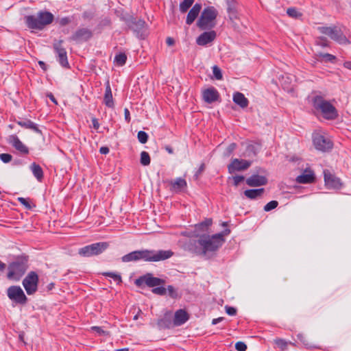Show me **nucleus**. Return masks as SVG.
<instances>
[{
  "mask_svg": "<svg viewBox=\"0 0 351 351\" xmlns=\"http://www.w3.org/2000/svg\"><path fill=\"white\" fill-rule=\"evenodd\" d=\"M141 163L144 165H148L150 163V157L147 152H142L141 153Z\"/></svg>",
  "mask_w": 351,
  "mask_h": 351,
  "instance_id": "nucleus-39",
  "label": "nucleus"
},
{
  "mask_svg": "<svg viewBox=\"0 0 351 351\" xmlns=\"http://www.w3.org/2000/svg\"><path fill=\"white\" fill-rule=\"evenodd\" d=\"M295 181L298 184H307V177H296Z\"/></svg>",
  "mask_w": 351,
  "mask_h": 351,
  "instance_id": "nucleus-55",
  "label": "nucleus"
},
{
  "mask_svg": "<svg viewBox=\"0 0 351 351\" xmlns=\"http://www.w3.org/2000/svg\"><path fill=\"white\" fill-rule=\"evenodd\" d=\"M226 312L228 315L234 316L237 314V308L233 306L226 305L225 306Z\"/></svg>",
  "mask_w": 351,
  "mask_h": 351,
  "instance_id": "nucleus-49",
  "label": "nucleus"
},
{
  "mask_svg": "<svg viewBox=\"0 0 351 351\" xmlns=\"http://www.w3.org/2000/svg\"><path fill=\"white\" fill-rule=\"evenodd\" d=\"M217 37V33L214 30L204 32L196 38V43L199 46H206L213 42Z\"/></svg>",
  "mask_w": 351,
  "mask_h": 351,
  "instance_id": "nucleus-18",
  "label": "nucleus"
},
{
  "mask_svg": "<svg viewBox=\"0 0 351 351\" xmlns=\"http://www.w3.org/2000/svg\"><path fill=\"white\" fill-rule=\"evenodd\" d=\"M127 56L124 53H120L114 57V62L119 66H123L125 64Z\"/></svg>",
  "mask_w": 351,
  "mask_h": 351,
  "instance_id": "nucleus-36",
  "label": "nucleus"
},
{
  "mask_svg": "<svg viewBox=\"0 0 351 351\" xmlns=\"http://www.w3.org/2000/svg\"><path fill=\"white\" fill-rule=\"evenodd\" d=\"M38 64L40 66V67L43 69V70H46L47 69V67H46V64L43 61H39L38 62Z\"/></svg>",
  "mask_w": 351,
  "mask_h": 351,
  "instance_id": "nucleus-64",
  "label": "nucleus"
},
{
  "mask_svg": "<svg viewBox=\"0 0 351 351\" xmlns=\"http://www.w3.org/2000/svg\"><path fill=\"white\" fill-rule=\"evenodd\" d=\"M213 73L214 77L217 80L222 79V73H221V69L217 66H216V65L213 66Z\"/></svg>",
  "mask_w": 351,
  "mask_h": 351,
  "instance_id": "nucleus-47",
  "label": "nucleus"
},
{
  "mask_svg": "<svg viewBox=\"0 0 351 351\" xmlns=\"http://www.w3.org/2000/svg\"><path fill=\"white\" fill-rule=\"evenodd\" d=\"M315 58L317 61L324 63L335 64L337 62V58L335 56L328 53H317L315 54Z\"/></svg>",
  "mask_w": 351,
  "mask_h": 351,
  "instance_id": "nucleus-26",
  "label": "nucleus"
},
{
  "mask_svg": "<svg viewBox=\"0 0 351 351\" xmlns=\"http://www.w3.org/2000/svg\"><path fill=\"white\" fill-rule=\"evenodd\" d=\"M137 138L141 143L145 144L148 140V135L145 132L140 131L138 132Z\"/></svg>",
  "mask_w": 351,
  "mask_h": 351,
  "instance_id": "nucleus-45",
  "label": "nucleus"
},
{
  "mask_svg": "<svg viewBox=\"0 0 351 351\" xmlns=\"http://www.w3.org/2000/svg\"><path fill=\"white\" fill-rule=\"evenodd\" d=\"M233 101L241 108H245L248 106V99L241 93H236L233 95Z\"/></svg>",
  "mask_w": 351,
  "mask_h": 351,
  "instance_id": "nucleus-31",
  "label": "nucleus"
},
{
  "mask_svg": "<svg viewBox=\"0 0 351 351\" xmlns=\"http://www.w3.org/2000/svg\"><path fill=\"white\" fill-rule=\"evenodd\" d=\"M92 36L93 33L89 29L82 27L77 29L69 38V40L76 43H81L87 41Z\"/></svg>",
  "mask_w": 351,
  "mask_h": 351,
  "instance_id": "nucleus-16",
  "label": "nucleus"
},
{
  "mask_svg": "<svg viewBox=\"0 0 351 351\" xmlns=\"http://www.w3.org/2000/svg\"><path fill=\"white\" fill-rule=\"evenodd\" d=\"M152 292L155 294L159 295H164L167 293V289L162 286L160 287H155L152 289Z\"/></svg>",
  "mask_w": 351,
  "mask_h": 351,
  "instance_id": "nucleus-46",
  "label": "nucleus"
},
{
  "mask_svg": "<svg viewBox=\"0 0 351 351\" xmlns=\"http://www.w3.org/2000/svg\"><path fill=\"white\" fill-rule=\"evenodd\" d=\"M189 319V315L184 309H179L176 311L173 318V325L179 326L186 323Z\"/></svg>",
  "mask_w": 351,
  "mask_h": 351,
  "instance_id": "nucleus-20",
  "label": "nucleus"
},
{
  "mask_svg": "<svg viewBox=\"0 0 351 351\" xmlns=\"http://www.w3.org/2000/svg\"><path fill=\"white\" fill-rule=\"evenodd\" d=\"M165 183L169 187V189L175 193L182 192L186 188V180L180 177L176 180H167Z\"/></svg>",
  "mask_w": 351,
  "mask_h": 351,
  "instance_id": "nucleus-17",
  "label": "nucleus"
},
{
  "mask_svg": "<svg viewBox=\"0 0 351 351\" xmlns=\"http://www.w3.org/2000/svg\"><path fill=\"white\" fill-rule=\"evenodd\" d=\"M53 15L49 12H40L37 16H27L25 22L29 28L43 29L46 25L52 23Z\"/></svg>",
  "mask_w": 351,
  "mask_h": 351,
  "instance_id": "nucleus-7",
  "label": "nucleus"
},
{
  "mask_svg": "<svg viewBox=\"0 0 351 351\" xmlns=\"http://www.w3.org/2000/svg\"><path fill=\"white\" fill-rule=\"evenodd\" d=\"M252 161L250 160L234 158L228 165V172L230 174L237 171H243L247 170L251 165Z\"/></svg>",
  "mask_w": 351,
  "mask_h": 351,
  "instance_id": "nucleus-14",
  "label": "nucleus"
},
{
  "mask_svg": "<svg viewBox=\"0 0 351 351\" xmlns=\"http://www.w3.org/2000/svg\"><path fill=\"white\" fill-rule=\"evenodd\" d=\"M70 23V19L68 17L62 18L60 20V24L62 26L67 25Z\"/></svg>",
  "mask_w": 351,
  "mask_h": 351,
  "instance_id": "nucleus-56",
  "label": "nucleus"
},
{
  "mask_svg": "<svg viewBox=\"0 0 351 351\" xmlns=\"http://www.w3.org/2000/svg\"><path fill=\"white\" fill-rule=\"evenodd\" d=\"M218 11L213 6L205 8L197 20V25L201 29H211L216 25Z\"/></svg>",
  "mask_w": 351,
  "mask_h": 351,
  "instance_id": "nucleus-6",
  "label": "nucleus"
},
{
  "mask_svg": "<svg viewBox=\"0 0 351 351\" xmlns=\"http://www.w3.org/2000/svg\"><path fill=\"white\" fill-rule=\"evenodd\" d=\"M93 126L95 129L97 130L99 128V123L96 118L92 119Z\"/></svg>",
  "mask_w": 351,
  "mask_h": 351,
  "instance_id": "nucleus-58",
  "label": "nucleus"
},
{
  "mask_svg": "<svg viewBox=\"0 0 351 351\" xmlns=\"http://www.w3.org/2000/svg\"><path fill=\"white\" fill-rule=\"evenodd\" d=\"M17 200L22 204L27 209H31L32 208V206L31 204H29V202H28V200L24 197H18L17 198Z\"/></svg>",
  "mask_w": 351,
  "mask_h": 351,
  "instance_id": "nucleus-48",
  "label": "nucleus"
},
{
  "mask_svg": "<svg viewBox=\"0 0 351 351\" xmlns=\"http://www.w3.org/2000/svg\"><path fill=\"white\" fill-rule=\"evenodd\" d=\"M287 13L290 17L293 19H298L302 16V13L294 8H288Z\"/></svg>",
  "mask_w": 351,
  "mask_h": 351,
  "instance_id": "nucleus-38",
  "label": "nucleus"
},
{
  "mask_svg": "<svg viewBox=\"0 0 351 351\" xmlns=\"http://www.w3.org/2000/svg\"><path fill=\"white\" fill-rule=\"evenodd\" d=\"M195 0H184L180 3V10L182 13H185L193 5Z\"/></svg>",
  "mask_w": 351,
  "mask_h": 351,
  "instance_id": "nucleus-34",
  "label": "nucleus"
},
{
  "mask_svg": "<svg viewBox=\"0 0 351 351\" xmlns=\"http://www.w3.org/2000/svg\"><path fill=\"white\" fill-rule=\"evenodd\" d=\"M30 169L34 176H43V171L41 167L39 165L34 162L30 165Z\"/></svg>",
  "mask_w": 351,
  "mask_h": 351,
  "instance_id": "nucleus-37",
  "label": "nucleus"
},
{
  "mask_svg": "<svg viewBox=\"0 0 351 351\" xmlns=\"http://www.w3.org/2000/svg\"><path fill=\"white\" fill-rule=\"evenodd\" d=\"M325 186L328 189H339L342 183L338 177H324Z\"/></svg>",
  "mask_w": 351,
  "mask_h": 351,
  "instance_id": "nucleus-27",
  "label": "nucleus"
},
{
  "mask_svg": "<svg viewBox=\"0 0 351 351\" xmlns=\"http://www.w3.org/2000/svg\"><path fill=\"white\" fill-rule=\"evenodd\" d=\"M12 156L10 154H0V159L4 162L8 163L12 160Z\"/></svg>",
  "mask_w": 351,
  "mask_h": 351,
  "instance_id": "nucleus-51",
  "label": "nucleus"
},
{
  "mask_svg": "<svg viewBox=\"0 0 351 351\" xmlns=\"http://www.w3.org/2000/svg\"><path fill=\"white\" fill-rule=\"evenodd\" d=\"M202 96L206 103L211 104L218 99L219 94L215 88H209L203 91Z\"/></svg>",
  "mask_w": 351,
  "mask_h": 351,
  "instance_id": "nucleus-25",
  "label": "nucleus"
},
{
  "mask_svg": "<svg viewBox=\"0 0 351 351\" xmlns=\"http://www.w3.org/2000/svg\"><path fill=\"white\" fill-rule=\"evenodd\" d=\"M320 33L328 36L332 40L340 45L350 44L349 40L343 34L341 29L336 26L333 27H318Z\"/></svg>",
  "mask_w": 351,
  "mask_h": 351,
  "instance_id": "nucleus-8",
  "label": "nucleus"
},
{
  "mask_svg": "<svg viewBox=\"0 0 351 351\" xmlns=\"http://www.w3.org/2000/svg\"><path fill=\"white\" fill-rule=\"evenodd\" d=\"M344 67L351 70V61L345 62L343 63Z\"/></svg>",
  "mask_w": 351,
  "mask_h": 351,
  "instance_id": "nucleus-62",
  "label": "nucleus"
},
{
  "mask_svg": "<svg viewBox=\"0 0 351 351\" xmlns=\"http://www.w3.org/2000/svg\"><path fill=\"white\" fill-rule=\"evenodd\" d=\"M165 280L157 277H154L152 274L147 273L135 280L134 284L138 287H142L147 285L149 287L154 288L155 287L164 285Z\"/></svg>",
  "mask_w": 351,
  "mask_h": 351,
  "instance_id": "nucleus-10",
  "label": "nucleus"
},
{
  "mask_svg": "<svg viewBox=\"0 0 351 351\" xmlns=\"http://www.w3.org/2000/svg\"><path fill=\"white\" fill-rule=\"evenodd\" d=\"M247 151L248 152H250V153H252V155L253 156H256V149H255V146L254 145H248L247 146Z\"/></svg>",
  "mask_w": 351,
  "mask_h": 351,
  "instance_id": "nucleus-54",
  "label": "nucleus"
},
{
  "mask_svg": "<svg viewBox=\"0 0 351 351\" xmlns=\"http://www.w3.org/2000/svg\"><path fill=\"white\" fill-rule=\"evenodd\" d=\"M227 5V11L230 21L234 22L238 19V12L237 9V2L235 0H226Z\"/></svg>",
  "mask_w": 351,
  "mask_h": 351,
  "instance_id": "nucleus-22",
  "label": "nucleus"
},
{
  "mask_svg": "<svg viewBox=\"0 0 351 351\" xmlns=\"http://www.w3.org/2000/svg\"><path fill=\"white\" fill-rule=\"evenodd\" d=\"M233 179V184L234 186H238L241 182L245 181V177H232Z\"/></svg>",
  "mask_w": 351,
  "mask_h": 351,
  "instance_id": "nucleus-53",
  "label": "nucleus"
},
{
  "mask_svg": "<svg viewBox=\"0 0 351 351\" xmlns=\"http://www.w3.org/2000/svg\"><path fill=\"white\" fill-rule=\"evenodd\" d=\"M38 281V276L35 271H32L27 274L22 284L28 295H33L36 292Z\"/></svg>",
  "mask_w": 351,
  "mask_h": 351,
  "instance_id": "nucleus-12",
  "label": "nucleus"
},
{
  "mask_svg": "<svg viewBox=\"0 0 351 351\" xmlns=\"http://www.w3.org/2000/svg\"><path fill=\"white\" fill-rule=\"evenodd\" d=\"M128 26L136 34L138 38L143 39L147 35L146 23L143 20L132 18L128 21Z\"/></svg>",
  "mask_w": 351,
  "mask_h": 351,
  "instance_id": "nucleus-13",
  "label": "nucleus"
},
{
  "mask_svg": "<svg viewBox=\"0 0 351 351\" xmlns=\"http://www.w3.org/2000/svg\"><path fill=\"white\" fill-rule=\"evenodd\" d=\"M235 348L237 351H245L247 350V346L244 342L238 341L235 344Z\"/></svg>",
  "mask_w": 351,
  "mask_h": 351,
  "instance_id": "nucleus-50",
  "label": "nucleus"
},
{
  "mask_svg": "<svg viewBox=\"0 0 351 351\" xmlns=\"http://www.w3.org/2000/svg\"><path fill=\"white\" fill-rule=\"evenodd\" d=\"M313 106L314 110L319 112L323 118L326 120L332 121L339 116L336 108L330 101L325 100L322 96L317 95L313 97Z\"/></svg>",
  "mask_w": 351,
  "mask_h": 351,
  "instance_id": "nucleus-4",
  "label": "nucleus"
},
{
  "mask_svg": "<svg viewBox=\"0 0 351 351\" xmlns=\"http://www.w3.org/2000/svg\"><path fill=\"white\" fill-rule=\"evenodd\" d=\"M63 40H56L54 42L53 47L55 52L58 56V61L63 67H69L67 60V53L65 48L62 46Z\"/></svg>",
  "mask_w": 351,
  "mask_h": 351,
  "instance_id": "nucleus-15",
  "label": "nucleus"
},
{
  "mask_svg": "<svg viewBox=\"0 0 351 351\" xmlns=\"http://www.w3.org/2000/svg\"><path fill=\"white\" fill-rule=\"evenodd\" d=\"M7 295L13 302L24 305L27 302V298L19 286H10L7 289Z\"/></svg>",
  "mask_w": 351,
  "mask_h": 351,
  "instance_id": "nucleus-11",
  "label": "nucleus"
},
{
  "mask_svg": "<svg viewBox=\"0 0 351 351\" xmlns=\"http://www.w3.org/2000/svg\"><path fill=\"white\" fill-rule=\"evenodd\" d=\"M166 289L170 298L173 299L180 298L181 295L178 294V289L174 288L172 285H168Z\"/></svg>",
  "mask_w": 351,
  "mask_h": 351,
  "instance_id": "nucleus-35",
  "label": "nucleus"
},
{
  "mask_svg": "<svg viewBox=\"0 0 351 351\" xmlns=\"http://www.w3.org/2000/svg\"><path fill=\"white\" fill-rule=\"evenodd\" d=\"M211 219H206L204 221L195 225V232L199 237L200 233H204L208 231L209 227L212 225Z\"/></svg>",
  "mask_w": 351,
  "mask_h": 351,
  "instance_id": "nucleus-29",
  "label": "nucleus"
},
{
  "mask_svg": "<svg viewBox=\"0 0 351 351\" xmlns=\"http://www.w3.org/2000/svg\"><path fill=\"white\" fill-rule=\"evenodd\" d=\"M278 206V202L276 200H272L266 204L264 206V210L265 212L271 211L273 209H275Z\"/></svg>",
  "mask_w": 351,
  "mask_h": 351,
  "instance_id": "nucleus-43",
  "label": "nucleus"
},
{
  "mask_svg": "<svg viewBox=\"0 0 351 351\" xmlns=\"http://www.w3.org/2000/svg\"><path fill=\"white\" fill-rule=\"evenodd\" d=\"M17 124L25 129H29L38 134H41V130L38 129L36 124L30 120H22L17 121Z\"/></svg>",
  "mask_w": 351,
  "mask_h": 351,
  "instance_id": "nucleus-33",
  "label": "nucleus"
},
{
  "mask_svg": "<svg viewBox=\"0 0 351 351\" xmlns=\"http://www.w3.org/2000/svg\"><path fill=\"white\" fill-rule=\"evenodd\" d=\"M91 329L93 330V331H95L96 332H97L98 334L99 335H106L108 334V332L102 329L101 327H99V326H93L91 328Z\"/></svg>",
  "mask_w": 351,
  "mask_h": 351,
  "instance_id": "nucleus-52",
  "label": "nucleus"
},
{
  "mask_svg": "<svg viewBox=\"0 0 351 351\" xmlns=\"http://www.w3.org/2000/svg\"><path fill=\"white\" fill-rule=\"evenodd\" d=\"M315 44L322 47H326L329 46V42L325 37H317L315 39Z\"/></svg>",
  "mask_w": 351,
  "mask_h": 351,
  "instance_id": "nucleus-41",
  "label": "nucleus"
},
{
  "mask_svg": "<svg viewBox=\"0 0 351 351\" xmlns=\"http://www.w3.org/2000/svg\"><path fill=\"white\" fill-rule=\"evenodd\" d=\"M104 101L106 106L109 108L114 107L113 97L109 82H107L106 83Z\"/></svg>",
  "mask_w": 351,
  "mask_h": 351,
  "instance_id": "nucleus-32",
  "label": "nucleus"
},
{
  "mask_svg": "<svg viewBox=\"0 0 351 351\" xmlns=\"http://www.w3.org/2000/svg\"><path fill=\"white\" fill-rule=\"evenodd\" d=\"M109 148L108 147H101L99 149V152L101 154H106L109 152Z\"/></svg>",
  "mask_w": 351,
  "mask_h": 351,
  "instance_id": "nucleus-60",
  "label": "nucleus"
},
{
  "mask_svg": "<svg viewBox=\"0 0 351 351\" xmlns=\"http://www.w3.org/2000/svg\"><path fill=\"white\" fill-rule=\"evenodd\" d=\"M109 247L108 242H98L79 249L78 254L84 257L97 256L103 253Z\"/></svg>",
  "mask_w": 351,
  "mask_h": 351,
  "instance_id": "nucleus-9",
  "label": "nucleus"
},
{
  "mask_svg": "<svg viewBox=\"0 0 351 351\" xmlns=\"http://www.w3.org/2000/svg\"><path fill=\"white\" fill-rule=\"evenodd\" d=\"M236 148H237V144L236 143H230L227 147L226 150L224 151L223 156L225 157H229L232 154V152L235 150Z\"/></svg>",
  "mask_w": 351,
  "mask_h": 351,
  "instance_id": "nucleus-44",
  "label": "nucleus"
},
{
  "mask_svg": "<svg viewBox=\"0 0 351 351\" xmlns=\"http://www.w3.org/2000/svg\"><path fill=\"white\" fill-rule=\"evenodd\" d=\"M224 319V317H219L218 318H215L213 319L212 321V324L213 325H216L218 323L221 322V321H223Z\"/></svg>",
  "mask_w": 351,
  "mask_h": 351,
  "instance_id": "nucleus-59",
  "label": "nucleus"
},
{
  "mask_svg": "<svg viewBox=\"0 0 351 351\" xmlns=\"http://www.w3.org/2000/svg\"><path fill=\"white\" fill-rule=\"evenodd\" d=\"M29 258L23 255L18 256L8 266L7 278L10 280L19 281L29 267Z\"/></svg>",
  "mask_w": 351,
  "mask_h": 351,
  "instance_id": "nucleus-3",
  "label": "nucleus"
},
{
  "mask_svg": "<svg viewBox=\"0 0 351 351\" xmlns=\"http://www.w3.org/2000/svg\"><path fill=\"white\" fill-rule=\"evenodd\" d=\"M245 182L249 186H260L267 183V177H247Z\"/></svg>",
  "mask_w": 351,
  "mask_h": 351,
  "instance_id": "nucleus-28",
  "label": "nucleus"
},
{
  "mask_svg": "<svg viewBox=\"0 0 351 351\" xmlns=\"http://www.w3.org/2000/svg\"><path fill=\"white\" fill-rule=\"evenodd\" d=\"M265 189L263 188L247 189L244 191V195L250 199H256L261 197L263 195Z\"/></svg>",
  "mask_w": 351,
  "mask_h": 351,
  "instance_id": "nucleus-30",
  "label": "nucleus"
},
{
  "mask_svg": "<svg viewBox=\"0 0 351 351\" xmlns=\"http://www.w3.org/2000/svg\"><path fill=\"white\" fill-rule=\"evenodd\" d=\"M166 43L169 46H171L174 44L175 41L173 38L169 37L167 38Z\"/></svg>",
  "mask_w": 351,
  "mask_h": 351,
  "instance_id": "nucleus-61",
  "label": "nucleus"
},
{
  "mask_svg": "<svg viewBox=\"0 0 351 351\" xmlns=\"http://www.w3.org/2000/svg\"><path fill=\"white\" fill-rule=\"evenodd\" d=\"M104 276L112 278L117 284H120L122 282L121 276L118 274L114 272H106L104 273Z\"/></svg>",
  "mask_w": 351,
  "mask_h": 351,
  "instance_id": "nucleus-40",
  "label": "nucleus"
},
{
  "mask_svg": "<svg viewBox=\"0 0 351 351\" xmlns=\"http://www.w3.org/2000/svg\"><path fill=\"white\" fill-rule=\"evenodd\" d=\"M294 77L290 75H282L280 84L282 88L288 93L292 92L294 88Z\"/></svg>",
  "mask_w": 351,
  "mask_h": 351,
  "instance_id": "nucleus-23",
  "label": "nucleus"
},
{
  "mask_svg": "<svg viewBox=\"0 0 351 351\" xmlns=\"http://www.w3.org/2000/svg\"><path fill=\"white\" fill-rule=\"evenodd\" d=\"M157 326L160 330L169 329L175 326L173 325V320L171 319V313H165L163 317L158 320Z\"/></svg>",
  "mask_w": 351,
  "mask_h": 351,
  "instance_id": "nucleus-21",
  "label": "nucleus"
},
{
  "mask_svg": "<svg viewBox=\"0 0 351 351\" xmlns=\"http://www.w3.org/2000/svg\"><path fill=\"white\" fill-rule=\"evenodd\" d=\"M202 10V4L201 3H195L192 8L189 10L186 19V23L187 25H191L196 18L198 16L200 11Z\"/></svg>",
  "mask_w": 351,
  "mask_h": 351,
  "instance_id": "nucleus-24",
  "label": "nucleus"
},
{
  "mask_svg": "<svg viewBox=\"0 0 351 351\" xmlns=\"http://www.w3.org/2000/svg\"><path fill=\"white\" fill-rule=\"evenodd\" d=\"M312 142L314 147L322 152H329L333 148V142L326 131L322 128L316 129L312 133Z\"/></svg>",
  "mask_w": 351,
  "mask_h": 351,
  "instance_id": "nucleus-5",
  "label": "nucleus"
},
{
  "mask_svg": "<svg viewBox=\"0 0 351 351\" xmlns=\"http://www.w3.org/2000/svg\"><path fill=\"white\" fill-rule=\"evenodd\" d=\"M124 115H125V119L127 122L130 121V111L128 108L124 109Z\"/></svg>",
  "mask_w": 351,
  "mask_h": 351,
  "instance_id": "nucleus-57",
  "label": "nucleus"
},
{
  "mask_svg": "<svg viewBox=\"0 0 351 351\" xmlns=\"http://www.w3.org/2000/svg\"><path fill=\"white\" fill-rule=\"evenodd\" d=\"M274 343L281 350H286L288 346L287 341L282 339H276Z\"/></svg>",
  "mask_w": 351,
  "mask_h": 351,
  "instance_id": "nucleus-42",
  "label": "nucleus"
},
{
  "mask_svg": "<svg viewBox=\"0 0 351 351\" xmlns=\"http://www.w3.org/2000/svg\"><path fill=\"white\" fill-rule=\"evenodd\" d=\"M8 142L20 153L23 154H27L29 153L28 148L21 141L16 135L12 134L9 136Z\"/></svg>",
  "mask_w": 351,
  "mask_h": 351,
  "instance_id": "nucleus-19",
  "label": "nucleus"
},
{
  "mask_svg": "<svg viewBox=\"0 0 351 351\" xmlns=\"http://www.w3.org/2000/svg\"><path fill=\"white\" fill-rule=\"evenodd\" d=\"M173 255L171 250H155L149 249H141L132 251L121 257L123 263L129 262H159L170 258Z\"/></svg>",
  "mask_w": 351,
  "mask_h": 351,
  "instance_id": "nucleus-1",
  "label": "nucleus"
},
{
  "mask_svg": "<svg viewBox=\"0 0 351 351\" xmlns=\"http://www.w3.org/2000/svg\"><path fill=\"white\" fill-rule=\"evenodd\" d=\"M230 233V230L226 228L221 232L211 236L206 234L199 235L197 241L199 249L197 250L196 252L201 255L206 256L210 253L217 252L225 242L224 236H227Z\"/></svg>",
  "mask_w": 351,
  "mask_h": 351,
  "instance_id": "nucleus-2",
  "label": "nucleus"
},
{
  "mask_svg": "<svg viewBox=\"0 0 351 351\" xmlns=\"http://www.w3.org/2000/svg\"><path fill=\"white\" fill-rule=\"evenodd\" d=\"M54 286H55V284L53 282H51L49 283L47 286V291H51L52 290L53 288H54Z\"/></svg>",
  "mask_w": 351,
  "mask_h": 351,
  "instance_id": "nucleus-63",
  "label": "nucleus"
}]
</instances>
